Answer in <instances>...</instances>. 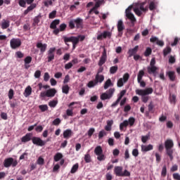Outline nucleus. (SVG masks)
Returning a JSON list of instances; mask_svg holds the SVG:
<instances>
[{
    "label": "nucleus",
    "mask_w": 180,
    "mask_h": 180,
    "mask_svg": "<svg viewBox=\"0 0 180 180\" xmlns=\"http://www.w3.org/2000/svg\"><path fill=\"white\" fill-rule=\"evenodd\" d=\"M109 86H113V83H112V80L108 79L104 84V89H108Z\"/></svg>",
    "instance_id": "obj_33"
},
{
    "label": "nucleus",
    "mask_w": 180,
    "mask_h": 180,
    "mask_svg": "<svg viewBox=\"0 0 180 180\" xmlns=\"http://www.w3.org/2000/svg\"><path fill=\"white\" fill-rule=\"evenodd\" d=\"M65 29H67V24L63 23L60 25L59 30H60V32H64Z\"/></svg>",
    "instance_id": "obj_56"
},
{
    "label": "nucleus",
    "mask_w": 180,
    "mask_h": 180,
    "mask_svg": "<svg viewBox=\"0 0 180 180\" xmlns=\"http://www.w3.org/2000/svg\"><path fill=\"white\" fill-rule=\"evenodd\" d=\"M61 123V120L60 118H56L53 121V126H58Z\"/></svg>",
    "instance_id": "obj_59"
},
{
    "label": "nucleus",
    "mask_w": 180,
    "mask_h": 180,
    "mask_svg": "<svg viewBox=\"0 0 180 180\" xmlns=\"http://www.w3.org/2000/svg\"><path fill=\"white\" fill-rule=\"evenodd\" d=\"M117 28L119 33H122L124 30V24H123V20H118L117 24Z\"/></svg>",
    "instance_id": "obj_19"
},
{
    "label": "nucleus",
    "mask_w": 180,
    "mask_h": 180,
    "mask_svg": "<svg viewBox=\"0 0 180 180\" xmlns=\"http://www.w3.org/2000/svg\"><path fill=\"white\" fill-rule=\"evenodd\" d=\"M95 85H98L97 84H96V81H90L88 84H87V86L89 88H94V86H95Z\"/></svg>",
    "instance_id": "obj_57"
},
{
    "label": "nucleus",
    "mask_w": 180,
    "mask_h": 180,
    "mask_svg": "<svg viewBox=\"0 0 180 180\" xmlns=\"http://www.w3.org/2000/svg\"><path fill=\"white\" fill-rule=\"evenodd\" d=\"M40 19H41V15H38L37 16L34 17L32 22V26L36 29V26L40 23Z\"/></svg>",
    "instance_id": "obj_23"
},
{
    "label": "nucleus",
    "mask_w": 180,
    "mask_h": 180,
    "mask_svg": "<svg viewBox=\"0 0 180 180\" xmlns=\"http://www.w3.org/2000/svg\"><path fill=\"white\" fill-rule=\"evenodd\" d=\"M107 133L105 130H101L99 131L98 133V139H103V137H105V136H106Z\"/></svg>",
    "instance_id": "obj_46"
},
{
    "label": "nucleus",
    "mask_w": 180,
    "mask_h": 180,
    "mask_svg": "<svg viewBox=\"0 0 180 180\" xmlns=\"http://www.w3.org/2000/svg\"><path fill=\"white\" fill-rule=\"evenodd\" d=\"M61 158H63V154L58 153L54 155L53 160L56 162H58V160H61Z\"/></svg>",
    "instance_id": "obj_39"
},
{
    "label": "nucleus",
    "mask_w": 180,
    "mask_h": 180,
    "mask_svg": "<svg viewBox=\"0 0 180 180\" xmlns=\"http://www.w3.org/2000/svg\"><path fill=\"white\" fill-rule=\"evenodd\" d=\"M107 58H108V55L106 53V49H104L102 53V55L100 58V60L98 61L99 67H102L103 65V64H105L106 63Z\"/></svg>",
    "instance_id": "obj_12"
},
{
    "label": "nucleus",
    "mask_w": 180,
    "mask_h": 180,
    "mask_svg": "<svg viewBox=\"0 0 180 180\" xmlns=\"http://www.w3.org/2000/svg\"><path fill=\"white\" fill-rule=\"evenodd\" d=\"M32 143L34 144V146H38L39 147H43L46 146V141H43L40 137L34 136L32 138Z\"/></svg>",
    "instance_id": "obj_11"
},
{
    "label": "nucleus",
    "mask_w": 180,
    "mask_h": 180,
    "mask_svg": "<svg viewBox=\"0 0 180 180\" xmlns=\"http://www.w3.org/2000/svg\"><path fill=\"white\" fill-rule=\"evenodd\" d=\"M105 79V77L102 75H99V73H97L95 77V80L96 81V84H98V83L99 82L100 84H102V82H103Z\"/></svg>",
    "instance_id": "obj_22"
},
{
    "label": "nucleus",
    "mask_w": 180,
    "mask_h": 180,
    "mask_svg": "<svg viewBox=\"0 0 180 180\" xmlns=\"http://www.w3.org/2000/svg\"><path fill=\"white\" fill-rule=\"evenodd\" d=\"M121 176H130V172L127 171V169H125L124 172H122Z\"/></svg>",
    "instance_id": "obj_63"
},
{
    "label": "nucleus",
    "mask_w": 180,
    "mask_h": 180,
    "mask_svg": "<svg viewBox=\"0 0 180 180\" xmlns=\"http://www.w3.org/2000/svg\"><path fill=\"white\" fill-rule=\"evenodd\" d=\"M115 89L110 88V89L107 90L105 93H103L100 96V98L101 101H106V99H110L113 94H115Z\"/></svg>",
    "instance_id": "obj_4"
},
{
    "label": "nucleus",
    "mask_w": 180,
    "mask_h": 180,
    "mask_svg": "<svg viewBox=\"0 0 180 180\" xmlns=\"http://www.w3.org/2000/svg\"><path fill=\"white\" fill-rule=\"evenodd\" d=\"M152 53H153V50L151 49V48L148 47L146 48L143 55L145 56V57H149V56H151Z\"/></svg>",
    "instance_id": "obj_38"
},
{
    "label": "nucleus",
    "mask_w": 180,
    "mask_h": 180,
    "mask_svg": "<svg viewBox=\"0 0 180 180\" xmlns=\"http://www.w3.org/2000/svg\"><path fill=\"white\" fill-rule=\"evenodd\" d=\"M173 178L175 180H180V175H179V174H178V173L174 174H173Z\"/></svg>",
    "instance_id": "obj_64"
},
{
    "label": "nucleus",
    "mask_w": 180,
    "mask_h": 180,
    "mask_svg": "<svg viewBox=\"0 0 180 180\" xmlns=\"http://www.w3.org/2000/svg\"><path fill=\"white\" fill-rule=\"evenodd\" d=\"M112 126H113V120H108L107 125L105 127V130L106 131H110V130H112Z\"/></svg>",
    "instance_id": "obj_26"
},
{
    "label": "nucleus",
    "mask_w": 180,
    "mask_h": 180,
    "mask_svg": "<svg viewBox=\"0 0 180 180\" xmlns=\"http://www.w3.org/2000/svg\"><path fill=\"white\" fill-rule=\"evenodd\" d=\"M37 48L39 49L41 53H44L47 50V44H43L41 42H38L37 44Z\"/></svg>",
    "instance_id": "obj_18"
},
{
    "label": "nucleus",
    "mask_w": 180,
    "mask_h": 180,
    "mask_svg": "<svg viewBox=\"0 0 180 180\" xmlns=\"http://www.w3.org/2000/svg\"><path fill=\"white\" fill-rule=\"evenodd\" d=\"M114 173L115 174L116 176H122V174H123V167L122 166L115 167Z\"/></svg>",
    "instance_id": "obj_17"
},
{
    "label": "nucleus",
    "mask_w": 180,
    "mask_h": 180,
    "mask_svg": "<svg viewBox=\"0 0 180 180\" xmlns=\"http://www.w3.org/2000/svg\"><path fill=\"white\" fill-rule=\"evenodd\" d=\"M134 12L137 15V16H141L143 15V12L139 8H134Z\"/></svg>",
    "instance_id": "obj_47"
},
{
    "label": "nucleus",
    "mask_w": 180,
    "mask_h": 180,
    "mask_svg": "<svg viewBox=\"0 0 180 180\" xmlns=\"http://www.w3.org/2000/svg\"><path fill=\"white\" fill-rule=\"evenodd\" d=\"M148 112H150V113H153L154 112V105L153 104V102H150V104L148 106Z\"/></svg>",
    "instance_id": "obj_52"
},
{
    "label": "nucleus",
    "mask_w": 180,
    "mask_h": 180,
    "mask_svg": "<svg viewBox=\"0 0 180 180\" xmlns=\"http://www.w3.org/2000/svg\"><path fill=\"white\" fill-rule=\"evenodd\" d=\"M130 78V75H129V73H125L123 75L122 79L124 81V82H127L129 81V79Z\"/></svg>",
    "instance_id": "obj_51"
},
{
    "label": "nucleus",
    "mask_w": 180,
    "mask_h": 180,
    "mask_svg": "<svg viewBox=\"0 0 180 180\" xmlns=\"http://www.w3.org/2000/svg\"><path fill=\"white\" fill-rule=\"evenodd\" d=\"M127 122H128V125L129 124L130 127H131L132 126L134 125V123L136 122V119H134V117H131L129 118Z\"/></svg>",
    "instance_id": "obj_40"
},
{
    "label": "nucleus",
    "mask_w": 180,
    "mask_h": 180,
    "mask_svg": "<svg viewBox=\"0 0 180 180\" xmlns=\"http://www.w3.org/2000/svg\"><path fill=\"white\" fill-rule=\"evenodd\" d=\"M127 126H129V121L124 120L123 122L120 124V130H123V129H124V127H127Z\"/></svg>",
    "instance_id": "obj_37"
},
{
    "label": "nucleus",
    "mask_w": 180,
    "mask_h": 180,
    "mask_svg": "<svg viewBox=\"0 0 180 180\" xmlns=\"http://www.w3.org/2000/svg\"><path fill=\"white\" fill-rule=\"evenodd\" d=\"M165 148L166 150V154L169 158L171 161L174 160V141L171 139L167 140L165 142Z\"/></svg>",
    "instance_id": "obj_1"
},
{
    "label": "nucleus",
    "mask_w": 180,
    "mask_h": 180,
    "mask_svg": "<svg viewBox=\"0 0 180 180\" xmlns=\"http://www.w3.org/2000/svg\"><path fill=\"white\" fill-rule=\"evenodd\" d=\"M106 37H108V39H110L112 37V32L104 31L103 33L97 36V40H102V39H106Z\"/></svg>",
    "instance_id": "obj_14"
},
{
    "label": "nucleus",
    "mask_w": 180,
    "mask_h": 180,
    "mask_svg": "<svg viewBox=\"0 0 180 180\" xmlns=\"http://www.w3.org/2000/svg\"><path fill=\"white\" fill-rule=\"evenodd\" d=\"M170 103L175 105L176 103V96L175 94H170L169 96Z\"/></svg>",
    "instance_id": "obj_34"
},
{
    "label": "nucleus",
    "mask_w": 180,
    "mask_h": 180,
    "mask_svg": "<svg viewBox=\"0 0 180 180\" xmlns=\"http://www.w3.org/2000/svg\"><path fill=\"white\" fill-rule=\"evenodd\" d=\"M62 92L65 95H68V94H70V86H68V84H64L62 86Z\"/></svg>",
    "instance_id": "obj_28"
},
{
    "label": "nucleus",
    "mask_w": 180,
    "mask_h": 180,
    "mask_svg": "<svg viewBox=\"0 0 180 180\" xmlns=\"http://www.w3.org/2000/svg\"><path fill=\"white\" fill-rule=\"evenodd\" d=\"M53 1H54L55 0H48V1H45L44 2V6H46V8H49V6H51L53 5Z\"/></svg>",
    "instance_id": "obj_45"
},
{
    "label": "nucleus",
    "mask_w": 180,
    "mask_h": 180,
    "mask_svg": "<svg viewBox=\"0 0 180 180\" xmlns=\"http://www.w3.org/2000/svg\"><path fill=\"white\" fill-rule=\"evenodd\" d=\"M151 150H153V145L151 144L148 146H141V151H143V153H147V151H151Z\"/></svg>",
    "instance_id": "obj_27"
},
{
    "label": "nucleus",
    "mask_w": 180,
    "mask_h": 180,
    "mask_svg": "<svg viewBox=\"0 0 180 180\" xmlns=\"http://www.w3.org/2000/svg\"><path fill=\"white\" fill-rule=\"evenodd\" d=\"M63 39L65 44H68V42H71L72 43V44H78L79 43V38L78 37H67L65 36H63Z\"/></svg>",
    "instance_id": "obj_8"
},
{
    "label": "nucleus",
    "mask_w": 180,
    "mask_h": 180,
    "mask_svg": "<svg viewBox=\"0 0 180 180\" xmlns=\"http://www.w3.org/2000/svg\"><path fill=\"white\" fill-rule=\"evenodd\" d=\"M56 15H57V11H53L49 15V19H54V18H56Z\"/></svg>",
    "instance_id": "obj_53"
},
{
    "label": "nucleus",
    "mask_w": 180,
    "mask_h": 180,
    "mask_svg": "<svg viewBox=\"0 0 180 180\" xmlns=\"http://www.w3.org/2000/svg\"><path fill=\"white\" fill-rule=\"evenodd\" d=\"M139 51V45L135 46L134 48L130 49L128 50L127 54L129 57H133V56H135L137 54V52Z\"/></svg>",
    "instance_id": "obj_16"
},
{
    "label": "nucleus",
    "mask_w": 180,
    "mask_h": 180,
    "mask_svg": "<svg viewBox=\"0 0 180 180\" xmlns=\"http://www.w3.org/2000/svg\"><path fill=\"white\" fill-rule=\"evenodd\" d=\"M34 8H36V4H31L30 6L27 7L26 10H25L24 15H27V13H29V12H32V11L34 9Z\"/></svg>",
    "instance_id": "obj_29"
},
{
    "label": "nucleus",
    "mask_w": 180,
    "mask_h": 180,
    "mask_svg": "<svg viewBox=\"0 0 180 180\" xmlns=\"http://www.w3.org/2000/svg\"><path fill=\"white\" fill-rule=\"evenodd\" d=\"M72 136V131L71 129H66L63 131V138L70 139Z\"/></svg>",
    "instance_id": "obj_25"
},
{
    "label": "nucleus",
    "mask_w": 180,
    "mask_h": 180,
    "mask_svg": "<svg viewBox=\"0 0 180 180\" xmlns=\"http://www.w3.org/2000/svg\"><path fill=\"white\" fill-rule=\"evenodd\" d=\"M117 70H119V68L117 67V65L112 66L110 68V74H116V72H117Z\"/></svg>",
    "instance_id": "obj_41"
},
{
    "label": "nucleus",
    "mask_w": 180,
    "mask_h": 180,
    "mask_svg": "<svg viewBox=\"0 0 180 180\" xmlns=\"http://www.w3.org/2000/svg\"><path fill=\"white\" fill-rule=\"evenodd\" d=\"M161 175L163 177H165V176H167V166H163Z\"/></svg>",
    "instance_id": "obj_60"
},
{
    "label": "nucleus",
    "mask_w": 180,
    "mask_h": 180,
    "mask_svg": "<svg viewBox=\"0 0 180 180\" xmlns=\"http://www.w3.org/2000/svg\"><path fill=\"white\" fill-rule=\"evenodd\" d=\"M70 75H66L65 77V79L63 80V84L65 85H67V84H68V82H70Z\"/></svg>",
    "instance_id": "obj_58"
},
{
    "label": "nucleus",
    "mask_w": 180,
    "mask_h": 180,
    "mask_svg": "<svg viewBox=\"0 0 180 180\" xmlns=\"http://www.w3.org/2000/svg\"><path fill=\"white\" fill-rule=\"evenodd\" d=\"M9 26H10L9 20H4V22L1 23V29L3 30L8 29Z\"/></svg>",
    "instance_id": "obj_36"
},
{
    "label": "nucleus",
    "mask_w": 180,
    "mask_h": 180,
    "mask_svg": "<svg viewBox=\"0 0 180 180\" xmlns=\"http://www.w3.org/2000/svg\"><path fill=\"white\" fill-rule=\"evenodd\" d=\"M172 51V49L170 48V46H167L163 49V55L165 57L168 56V54L171 53V51Z\"/></svg>",
    "instance_id": "obj_32"
},
{
    "label": "nucleus",
    "mask_w": 180,
    "mask_h": 180,
    "mask_svg": "<svg viewBox=\"0 0 180 180\" xmlns=\"http://www.w3.org/2000/svg\"><path fill=\"white\" fill-rule=\"evenodd\" d=\"M84 161H85V162H86V163L91 162V155H89V153H86V154L84 155Z\"/></svg>",
    "instance_id": "obj_50"
},
{
    "label": "nucleus",
    "mask_w": 180,
    "mask_h": 180,
    "mask_svg": "<svg viewBox=\"0 0 180 180\" xmlns=\"http://www.w3.org/2000/svg\"><path fill=\"white\" fill-rule=\"evenodd\" d=\"M124 83L123 78H120L117 80V86H118V88H122V86L124 85Z\"/></svg>",
    "instance_id": "obj_44"
},
{
    "label": "nucleus",
    "mask_w": 180,
    "mask_h": 180,
    "mask_svg": "<svg viewBox=\"0 0 180 180\" xmlns=\"http://www.w3.org/2000/svg\"><path fill=\"white\" fill-rule=\"evenodd\" d=\"M149 139H150V135L142 136L141 141H142V143H147V141H148Z\"/></svg>",
    "instance_id": "obj_49"
},
{
    "label": "nucleus",
    "mask_w": 180,
    "mask_h": 180,
    "mask_svg": "<svg viewBox=\"0 0 180 180\" xmlns=\"http://www.w3.org/2000/svg\"><path fill=\"white\" fill-rule=\"evenodd\" d=\"M57 94V90L56 89H50L46 91V96L47 98H53Z\"/></svg>",
    "instance_id": "obj_20"
},
{
    "label": "nucleus",
    "mask_w": 180,
    "mask_h": 180,
    "mask_svg": "<svg viewBox=\"0 0 180 180\" xmlns=\"http://www.w3.org/2000/svg\"><path fill=\"white\" fill-rule=\"evenodd\" d=\"M166 75L168 76L171 82H175V79H176L175 72L169 71V72H167Z\"/></svg>",
    "instance_id": "obj_21"
},
{
    "label": "nucleus",
    "mask_w": 180,
    "mask_h": 180,
    "mask_svg": "<svg viewBox=\"0 0 180 180\" xmlns=\"http://www.w3.org/2000/svg\"><path fill=\"white\" fill-rule=\"evenodd\" d=\"M148 74H155L158 68L155 66V58H153L150 60V65L147 68Z\"/></svg>",
    "instance_id": "obj_6"
},
{
    "label": "nucleus",
    "mask_w": 180,
    "mask_h": 180,
    "mask_svg": "<svg viewBox=\"0 0 180 180\" xmlns=\"http://www.w3.org/2000/svg\"><path fill=\"white\" fill-rule=\"evenodd\" d=\"M49 79H50V75L49 74V72H45L44 75V81L47 82Z\"/></svg>",
    "instance_id": "obj_62"
},
{
    "label": "nucleus",
    "mask_w": 180,
    "mask_h": 180,
    "mask_svg": "<svg viewBox=\"0 0 180 180\" xmlns=\"http://www.w3.org/2000/svg\"><path fill=\"white\" fill-rule=\"evenodd\" d=\"M78 5H79V3L78 1L75 2L74 5L70 6V10L72 11H75L76 9L77 6H78Z\"/></svg>",
    "instance_id": "obj_61"
},
{
    "label": "nucleus",
    "mask_w": 180,
    "mask_h": 180,
    "mask_svg": "<svg viewBox=\"0 0 180 180\" xmlns=\"http://www.w3.org/2000/svg\"><path fill=\"white\" fill-rule=\"evenodd\" d=\"M133 8V6H129L125 11L126 16L129 20H131L132 25H134V22H136V18L134 17V15L131 13V9Z\"/></svg>",
    "instance_id": "obj_9"
},
{
    "label": "nucleus",
    "mask_w": 180,
    "mask_h": 180,
    "mask_svg": "<svg viewBox=\"0 0 180 180\" xmlns=\"http://www.w3.org/2000/svg\"><path fill=\"white\" fill-rule=\"evenodd\" d=\"M143 77H144V70H140L138 74V82L143 79Z\"/></svg>",
    "instance_id": "obj_42"
},
{
    "label": "nucleus",
    "mask_w": 180,
    "mask_h": 180,
    "mask_svg": "<svg viewBox=\"0 0 180 180\" xmlns=\"http://www.w3.org/2000/svg\"><path fill=\"white\" fill-rule=\"evenodd\" d=\"M58 25H60V20H54L50 25V29H57Z\"/></svg>",
    "instance_id": "obj_30"
},
{
    "label": "nucleus",
    "mask_w": 180,
    "mask_h": 180,
    "mask_svg": "<svg viewBox=\"0 0 180 180\" xmlns=\"http://www.w3.org/2000/svg\"><path fill=\"white\" fill-rule=\"evenodd\" d=\"M153 92V89L151 88H148L146 89H136V94L137 95H139L141 97L142 102L143 103H147L148 102V100L150 99V96L147 95H150Z\"/></svg>",
    "instance_id": "obj_2"
},
{
    "label": "nucleus",
    "mask_w": 180,
    "mask_h": 180,
    "mask_svg": "<svg viewBox=\"0 0 180 180\" xmlns=\"http://www.w3.org/2000/svg\"><path fill=\"white\" fill-rule=\"evenodd\" d=\"M23 95L25 98H28V96L32 95V87L30 86H28L25 88Z\"/></svg>",
    "instance_id": "obj_24"
},
{
    "label": "nucleus",
    "mask_w": 180,
    "mask_h": 180,
    "mask_svg": "<svg viewBox=\"0 0 180 180\" xmlns=\"http://www.w3.org/2000/svg\"><path fill=\"white\" fill-rule=\"evenodd\" d=\"M26 0H19L18 4L21 6V8H26Z\"/></svg>",
    "instance_id": "obj_55"
},
{
    "label": "nucleus",
    "mask_w": 180,
    "mask_h": 180,
    "mask_svg": "<svg viewBox=\"0 0 180 180\" xmlns=\"http://www.w3.org/2000/svg\"><path fill=\"white\" fill-rule=\"evenodd\" d=\"M78 168H79V165L78 163H76L74 165L70 170V174H75L77 171H78Z\"/></svg>",
    "instance_id": "obj_35"
},
{
    "label": "nucleus",
    "mask_w": 180,
    "mask_h": 180,
    "mask_svg": "<svg viewBox=\"0 0 180 180\" xmlns=\"http://www.w3.org/2000/svg\"><path fill=\"white\" fill-rule=\"evenodd\" d=\"M32 57L31 56H27L25 59H24V63L25 64H30V63H32Z\"/></svg>",
    "instance_id": "obj_54"
},
{
    "label": "nucleus",
    "mask_w": 180,
    "mask_h": 180,
    "mask_svg": "<svg viewBox=\"0 0 180 180\" xmlns=\"http://www.w3.org/2000/svg\"><path fill=\"white\" fill-rule=\"evenodd\" d=\"M58 103V102L57 101H51L49 103V105L50 106V108H56Z\"/></svg>",
    "instance_id": "obj_48"
},
{
    "label": "nucleus",
    "mask_w": 180,
    "mask_h": 180,
    "mask_svg": "<svg viewBox=\"0 0 180 180\" xmlns=\"http://www.w3.org/2000/svg\"><path fill=\"white\" fill-rule=\"evenodd\" d=\"M103 2V0L96 1L95 4V6L90 10L89 13H91V12H92V11H95V9H98V8H99V6H101V5H102Z\"/></svg>",
    "instance_id": "obj_31"
},
{
    "label": "nucleus",
    "mask_w": 180,
    "mask_h": 180,
    "mask_svg": "<svg viewBox=\"0 0 180 180\" xmlns=\"http://www.w3.org/2000/svg\"><path fill=\"white\" fill-rule=\"evenodd\" d=\"M94 154L98 155L97 160L98 161H105L106 158L105 157V155H103V150H102V147L99 146H96L94 150Z\"/></svg>",
    "instance_id": "obj_5"
},
{
    "label": "nucleus",
    "mask_w": 180,
    "mask_h": 180,
    "mask_svg": "<svg viewBox=\"0 0 180 180\" xmlns=\"http://www.w3.org/2000/svg\"><path fill=\"white\" fill-rule=\"evenodd\" d=\"M39 109H40L41 112H46L49 110V106L47 105H39Z\"/></svg>",
    "instance_id": "obj_43"
},
{
    "label": "nucleus",
    "mask_w": 180,
    "mask_h": 180,
    "mask_svg": "<svg viewBox=\"0 0 180 180\" xmlns=\"http://www.w3.org/2000/svg\"><path fill=\"white\" fill-rule=\"evenodd\" d=\"M75 25L77 29H82L84 27V20L81 18H77L69 22V27L70 29H75Z\"/></svg>",
    "instance_id": "obj_3"
},
{
    "label": "nucleus",
    "mask_w": 180,
    "mask_h": 180,
    "mask_svg": "<svg viewBox=\"0 0 180 180\" xmlns=\"http://www.w3.org/2000/svg\"><path fill=\"white\" fill-rule=\"evenodd\" d=\"M32 139H33V134L27 133L21 138V142L24 143H28V141H30Z\"/></svg>",
    "instance_id": "obj_15"
},
{
    "label": "nucleus",
    "mask_w": 180,
    "mask_h": 180,
    "mask_svg": "<svg viewBox=\"0 0 180 180\" xmlns=\"http://www.w3.org/2000/svg\"><path fill=\"white\" fill-rule=\"evenodd\" d=\"M10 46L13 50H15V49H19L20 46H22V41L18 38H13L10 41Z\"/></svg>",
    "instance_id": "obj_7"
},
{
    "label": "nucleus",
    "mask_w": 180,
    "mask_h": 180,
    "mask_svg": "<svg viewBox=\"0 0 180 180\" xmlns=\"http://www.w3.org/2000/svg\"><path fill=\"white\" fill-rule=\"evenodd\" d=\"M56 51V47L50 48L48 51V63H51L54 60V52Z\"/></svg>",
    "instance_id": "obj_13"
},
{
    "label": "nucleus",
    "mask_w": 180,
    "mask_h": 180,
    "mask_svg": "<svg viewBox=\"0 0 180 180\" xmlns=\"http://www.w3.org/2000/svg\"><path fill=\"white\" fill-rule=\"evenodd\" d=\"M16 167L18 165V161L14 160L13 158H8L4 160V166L5 168H9V167Z\"/></svg>",
    "instance_id": "obj_10"
}]
</instances>
